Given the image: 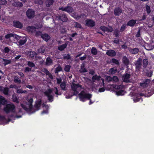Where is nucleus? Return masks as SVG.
Returning a JSON list of instances; mask_svg holds the SVG:
<instances>
[{"label": "nucleus", "instance_id": "nucleus-1", "mask_svg": "<svg viewBox=\"0 0 154 154\" xmlns=\"http://www.w3.org/2000/svg\"><path fill=\"white\" fill-rule=\"evenodd\" d=\"M54 93L57 95H60L61 94L56 87H55L54 89H48L44 92L45 95L47 97L49 101L51 102H52L53 100Z\"/></svg>", "mask_w": 154, "mask_h": 154}, {"label": "nucleus", "instance_id": "nucleus-2", "mask_svg": "<svg viewBox=\"0 0 154 154\" xmlns=\"http://www.w3.org/2000/svg\"><path fill=\"white\" fill-rule=\"evenodd\" d=\"M71 88L72 90L73 91V93L71 94H69L68 96H67L66 94H65V95L66 98H70L73 95H77L82 89V85L79 84H76L75 83L74 80L71 85Z\"/></svg>", "mask_w": 154, "mask_h": 154}, {"label": "nucleus", "instance_id": "nucleus-3", "mask_svg": "<svg viewBox=\"0 0 154 154\" xmlns=\"http://www.w3.org/2000/svg\"><path fill=\"white\" fill-rule=\"evenodd\" d=\"M80 100L84 102L86 100H89V103L91 105L95 102L94 100H92L90 99L92 97V95L84 91H82L79 94Z\"/></svg>", "mask_w": 154, "mask_h": 154}, {"label": "nucleus", "instance_id": "nucleus-4", "mask_svg": "<svg viewBox=\"0 0 154 154\" xmlns=\"http://www.w3.org/2000/svg\"><path fill=\"white\" fill-rule=\"evenodd\" d=\"M33 99L32 98L27 99L21 104L22 107L25 110L31 112L32 110Z\"/></svg>", "mask_w": 154, "mask_h": 154}, {"label": "nucleus", "instance_id": "nucleus-5", "mask_svg": "<svg viewBox=\"0 0 154 154\" xmlns=\"http://www.w3.org/2000/svg\"><path fill=\"white\" fill-rule=\"evenodd\" d=\"M146 93L145 94L140 93V94H136L135 95L133 99L134 102H137L138 101H140L141 100V101H142V99L141 98L140 96H144L146 97H149L151 96L153 93H154V90H153L152 91V92L151 93H150L149 92H146Z\"/></svg>", "mask_w": 154, "mask_h": 154}, {"label": "nucleus", "instance_id": "nucleus-6", "mask_svg": "<svg viewBox=\"0 0 154 154\" xmlns=\"http://www.w3.org/2000/svg\"><path fill=\"white\" fill-rule=\"evenodd\" d=\"M124 87L123 85H115L114 88L117 90L115 92L117 96H122L124 95L126 93V92L122 89Z\"/></svg>", "mask_w": 154, "mask_h": 154}, {"label": "nucleus", "instance_id": "nucleus-7", "mask_svg": "<svg viewBox=\"0 0 154 154\" xmlns=\"http://www.w3.org/2000/svg\"><path fill=\"white\" fill-rule=\"evenodd\" d=\"M4 111L7 113L15 112V109L14 105L12 104H8L4 108Z\"/></svg>", "mask_w": 154, "mask_h": 154}, {"label": "nucleus", "instance_id": "nucleus-8", "mask_svg": "<svg viewBox=\"0 0 154 154\" xmlns=\"http://www.w3.org/2000/svg\"><path fill=\"white\" fill-rule=\"evenodd\" d=\"M26 14L28 18H33L35 16V12L32 9H29L26 12Z\"/></svg>", "mask_w": 154, "mask_h": 154}, {"label": "nucleus", "instance_id": "nucleus-9", "mask_svg": "<svg viewBox=\"0 0 154 154\" xmlns=\"http://www.w3.org/2000/svg\"><path fill=\"white\" fill-rule=\"evenodd\" d=\"M59 9L63 11H65L69 13H72L73 11L72 8L69 6H68L65 8H59Z\"/></svg>", "mask_w": 154, "mask_h": 154}, {"label": "nucleus", "instance_id": "nucleus-10", "mask_svg": "<svg viewBox=\"0 0 154 154\" xmlns=\"http://www.w3.org/2000/svg\"><path fill=\"white\" fill-rule=\"evenodd\" d=\"M101 79V77L99 75H93L91 78V81L93 83L97 82Z\"/></svg>", "mask_w": 154, "mask_h": 154}, {"label": "nucleus", "instance_id": "nucleus-11", "mask_svg": "<svg viewBox=\"0 0 154 154\" xmlns=\"http://www.w3.org/2000/svg\"><path fill=\"white\" fill-rule=\"evenodd\" d=\"M43 111L42 112V115L47 114L48 112V105L43 104Z\"/></svg>", "mask_w": 154, "mask_h": 154}, {"label": "nucleus", "instance_id": "nucleus-12", "mask_svg": "<svg viewBox=\"0 0 154 154\" xmlns=\"http://www.w3.org/2000/svg\"><path fill=\"white\" fill-rule=\"evenodd\" d=\"M130 75L129 74L126 73L123 76V79L124 82H130Z\"/></svg>", "mask_w": 154, "mask_h": 154}, {"label": "nucleus", "instance_id": "nucleus-13", "mask_svg": "<svg viewBox=\"0 0 154 154\" xmlns=\"http://www.w3.org/2000/svg\"><path fill=\"white\" fill-rule=\"evenodd\" d=\"M41 100L40 99L37 100L35 101V107L36 109V110H38L41 106Z\"/></svg>", "mask_w": 154, "mask_h": 154}, {"label": "nucleus", "instance_id": "nucleus-14", "mask_svg": "<svg viewBox=\"0 0 154 154\" xmlns=\"http://www.w3.org/2000/svg\"><path fill=\"white\" fill-rule=\"evenodd\" d=\"M106 54L109 56L113 57L116 55V53L114 50H109L107 51Z\"/></svg>", "mask_w": 154, "mask_h": 154}, {"label": "nucleus", "instance_id": "nucleus-15", "mask_svg": "<svg viewBox=\"0 0 154 154\" xmlns=\"http://www.w3.org/2000/svg\"><path fill=\"white\" fill-rule=\"evenodd\" d=\"M86 25L90 27L93 26L95 24L94 22L91 20H86Z\"/></svg>", "mask_w": 154, "mask_h": 154}, {"label": "nucleus", "instance_id": "nucleus-16", "mask_svg": "<svg viewBox=\"0 0 154 154\" xmlns=\"http://www.w3.org/2000/svg\"><path fill=\"white\" fill-rule=\"evenodd\" d=\"M27 55L29 57L32 58L36 57V53L34 51H29L27 53Z\"/></svg>", "mask_w": 154, "mask_h": 154}, {"label": "nucleus", "instance_id": "nucleus-17", "mask_svg": "<svg viewBox=\"0 0 154 154\" xmlns=\"http://www.w3.org/2000/svg\"><path fill=\"white\" fill-rule=\"evenodd\" d=\"M14 26L17 28H21L23 26L22 24L21 23L18 21H14L13 22Z\"/></svg>", "mask_w": 154, "mask_h": 154}, {"label": "nucleus", "instance_id": "nucleus-18", "mask_svg": "<svg viewBox=\"0 0 154 154\" xmlns=\"http://www.w3.org/2000/svg\"><path fill=\"white\" fill-rule=\"evenodd\" d=\"M122 12V10L119 8H116L114 10V13L115 15L117 16L119 15Z\"/></svg>", "mask_w": 154, "mask_h": 154}, {"label": "nucleus", "instance_id": "nucleus-19", "mask_svg": "<svg viewBox=\"0 0 154 154\" xmlns=\"http://www.w3.org/2000/svg\"><path fill=\"white\" fill-rule=\"evenodd\" d=\"M150 80L149 79H146L144 82L140 83V85L143 88H144L148 85V84L150 82Z\"/></svg>", "mask_w": 154, "mask_h": 154}, {"label": "nucleus", "instance_id": "nucleus-20", "mask_svg": "<svg viewBox=\"0 0 154 154\" xmlns=\"http://www.w3.org/2000/svg\"><path fill=\"white\" fill-rule=\"evenodd\" d=\"M27 40V38L25 37H24L20 39L18 43L20 45H22L24 44L26 42Z\"/></svg>", "mask_w": 154, "mask_h": 154}, {"label": "nucleus", "instance_id": "nucleus-21", "mask_svg": "<svg viewBox=\"0 0 154 154\" xmlns=\"http://www.w3.org/2000/svg\"><path fill=\"white\" fill-rule=\"evenodd\" d=\"M27 30L29 32L33 33L36 31V28L33 26H28L27 28Z\"/></svg>", "mask_w": 154, "mask_h": 154}, {"label": "nucleus", "instance_id": "nucleus-22", "mask_svg": "<svg viewBox=\"0 0 154 154\" xmlns=\"http://www.w3.org/2000/svg\"><path fill=\"white\" fill-rule=\"evenodd\" d=\"M7 120L4 117L0 116V124H5L7 123Z\"/></svg>", "mask_w": 154, "mask_h": 154}, {"label": "nucleus", "instance_id": "nucleus-23", "mask_svg": "<svg viewBox=\"0 0 154 154\" xmlns=\"http://www.w3.org/2000/svg\"><path fill=\"white\" fill-rule=\"evenodd\" d=\"M42 38L46 41H47L50 38V36L47 34H42L41 35Z\"/></svg>", "mask_w": 154, "mask_h": 154}, {"label": "nucleus", "instance_id": "nucleus-24", "mask_svg": "<svg viewBox=\"0 0 154 154\" xmlns=\"http://www.w3.org/2000/svg\"><path fill=\"white\" fill-rule=\"evenodd\" d=\"M139 51V49L138 48H130L129 49L130 52L132 54H135L137 53Z\"/></svg>", "mask_w": 154, "mask_h": 154}, {"label": "nucleus", "instance_id": "nucleus-25", "mask_svg": "<svg viewBox=\"0 0 154 154\" xmlns=\"http://www.w3.org/2000/svg\"><path fill=\"white\" fill-rule=\"evenodd\" d=\"M59 19L60 20H61L63 22H66L67 20V18L66 15L63 14L60 16Z\"/></svg>", "mask_w": 154, "mask_h": 154}, {"label": "nucleus", "instance_id": "nucleus-26", "mask_svg": "<svg viewBox=\"0 0 154 154\" xmlns=\"http://www.w3.org/2000/svg\"><path fill=\"white\" fill-rule=\"evenodd\" d=\"M117 71V69L116 67L111 68L109 71V74H114Z\"/></svg>", "mask_w": 154, "mask_h": 154}, {"label": "nucleus", "instance_id": "nucleus-27", "mask_svg": "<svg viewBox=\"0 0 154 154\" xmlns=\"http://www.w3.org/2000/svg\"><path fill=\"white\" fill-rule=\"evenodd\" d=\"M60 87L63 90H66V87L65 82L63 81L60 84Z\"/></svg>", "mask_w": 154, "mask_h": 154}, {"label": "nucleus", "instance_id": "nucleus-28", "mask_svg": "<svg viewBox=\"0 0 154 154\" xmlns=\"http://www.w3.org/2000/svg\"><path fill=\"white\" fill-rule=\"evenodd\" d=\"M2 63L5 65L10 64L11 63V61L10 60H6L5 59H2Z\"/></svg>", "mask_w": 154, "mask_h": 154}, {"label": "nucleus", "instance_id": "nucleus-29", "mask_svg": "<svg viewBox=\"0 0 154 154\" xmlns=\"http://www.w3.org/2000/svg\"><path fill=\"white\" fill-rule=\"evenodd\" d=\"M6 100L5 98L2 96H0V107L2 105H4L5 104Z\"/></svg>", "mask_w": 154, "mask_h": 154}, {"label": "nucleus", "instance_id": "nucleus-30", "mask_svg": "<svg viewBox=\"0 0 154 154\" xmlns=\"http://www.w3.org/2000/svg\"><path fill=\"white\" fill-rule=\"evenodd\" d=\"M13 5L14 6L17 7H21L23 6L22 3L20 2H15L13 4Z\"/></svg>", "mask_w": 154, "mask_h": 154}, {"label": "nucleus", "instance_id": "nucleus-31", "mask_svg": "<svg viewBox=\"0 0 154 154\" xmlns=\"http://www.w3.org/2000/svg\"><path fill=\"white\" fill-rule=\"evenodd\" d=\"M52 64V61L51 59L49 57H48L46 59V64L47 65L49 66Z\"/></svg>", "mask_w": 154, "mask_h": 154}, {"label": "nucleus", "instance_id": "nucleus-32", "mask_svg": "<svg viewBox=\"0 0 154 154\" xmlns=\"http://www.w3.org/2000/svg\"><path fill=\"white\" fill-rule=\"evenodd\" d=\"M67 44H66L60 45L58 47V49L60 51H62L66 48Z\"/></svg>", "mask_w": 154, "mask_h": 154}, {"label": "nucleus", "instance_id": "nucleus-33", "mask_svg": "<svg viewBox=\"0 0 154 154\" xmlns=\"http://www.w3.org/2000/svg\"><path fill=\"white\" fill-rule=\"evenodd\" d=\"M136 21L134 20H131L129 21L128 23V25L132 26H133L134 24L136 23Z\"/></svg>", "mask_w": 154, "mask_h": 154}, {"label": "nucleus", "instance_id": "nucleus-34", "mask_svg": "<svg viewBox=\"0 0 154 154\" xmlns=\"http://www.w3.org/2000/svg\"><path fill=\"white\" fill-rule=\"evenodd\" d=\"M135 65L137 68H140L141 65V60L140 59H138L135 63Z\"/></svg>", "mask_w": 154, "mask_h": 154}, {"label": "nucleus", "instance_id": "nucleus-35", "mask_svg": "<svg viewBox=\"0 0 154 154\" xmlns=\"http://www.w3.org/2000/svg\"><path fill=\"white\" fill-rule=\"evenodd\" d=\"M53 2L52 0H47L46 2V5L47 7H49L53 4Z\"/></svg>", "mask_w": 154, "mask_h": 154}, {"label": "nucleus", "instance_id": "nucleus-36", "mask_svg": "<svg viewBox=\"0 0 154 154\" xmlns=\"http://www.w3.org/2000/svg\"><path fill=\"white\" fill-rule=\"evenodd\" d=\"M13 34L12 33H9L6 35L5 36V38L7 39H10L11 38L13 37Z\"/></svg>", "mask_w": 154, "mask_h": 154}, {"label": "nucleus", "instance_id": "nucleus-37", "mask_svg": "<svg viewBox=\"0 0 154 154\" xmlns=\"http://www.w3.org/2000/svg\"><path fill=\"white\" fill-rule=\"evenodd\" d=\"M91 53L94 55H96L97 54V49L94 47H93L91 50Z\"/></svg>", "mask_w": 154, "mask_h": 154}, {"label": "nucleus", "instance_id": "nucleus-38", "mask_svg": "<svg viewBox=\"0 0 154 154\" xmlns=\"http://www.w3.org/2000/svg\"><path fill=\"white\" fill-rule=\"evenodd\" d=\"M45 49V47L42 46L41 47H40L39 48L38 50V52L40 53H44Z\"/></svg>", "mask_w": 154, "mask_h": 154}, {"label": "nucleus", "instance_id": "nucleus-39", "mask_svg": "<svg viewBox=\"0 0 154 154\" xmlns=\"http://www.w3.org/2000/svg\"><path fill=\"white\" fill-rule=\"evenodd\" d=\"M81 72H87L86 69L84 67V65L83 64L81 66V69L80 70Z\"/></svg>", "mask_w": 154, "mask_h": 154}, {"label": "nucleus", "instance_id": "nucleus-40", "mask_svg": "<svg viewBox=\"0 0 154 154\" xmlns=\"http://www.w3.org/2000/svg\"><path fill=\"white\" fill-rule=\"evenodd\" d=\"M123 60L124 63L125 64H128L129 63V61L126 57L124 56L123 57Z\"/></svg>", "mask_w": 154, "mask_h": 154}, {"label": "nucleus", "instance_id": "nucleus-41", "mask_svg": "<svg viewBox=\"0 0 154 154\" xmlns=\"http://www.w3.org/2000/svg\"><path fill=\"white\" fill-rule=\"evenodd\" d=\"M9 89L8 88H3L2 91L3 93L5 94H8Z\"/></svg>", "mask_w": 154, "mask_h": 154}, {"label": "nucleus", "instance_id": "nucleus-42", "mask_svg": "<svg viewBox=\"0 0 154 154\" xmlns=\"http://www.w3.org/2000/svg\"><path fill=\"white\" fill-rule=\"evenodd\" d=\"M45 72V73L47 75H48L49 77L51 78L52 79L53 78V76L46 69L44 70Z\"/></svg>", "mask_w": 154, "mask_h": 154}, {"label": "nucleus", "instance_id": "nucleus-43", "mask_svg": "<svg viewBox=\"0 0 154 154\" xmlns=\"http://www.w3.org/2000/svg\"><path fill=\"white\" fill-rule=\"evenodd\" d=\"M112 81L114 82H119V80L118 78L116 76H113V77L112 78Z\"/></svg>", "mask_w": 154, "mask_h": 154}, {"label": "nucleus", "instance_id": "nucleus-44", "mask_svg": "<svg viewBox=\"0 0 154 154\" xmlns=\"http://www.w3.org/2000/svg\"><path fill=\"white\" fill-rule=\"evenodd\" d=\"M14 79V82H15L19 84L21 82V80L20 79L16 77H15Z\"/></svg>", "mask_w": 154, "mask_h": 154}, {"label": "nucleus", "instance_id": "nucleus-45", "mask_svg": "<svg viewBox=\"0 0 154 154\" xmlns=\"http://www.w3.org/2000/svg\"><path fill=\"white\" fill-rule=\"evenodd\" d=\"M26 92V91L25 90H23L22 89H17V92L19 94L23 93Z\"/></svg>", "mask_w": 154, "mask_h": 154}, {"label": "nucleus", "instance_id": "nucleus-46", "mask_svg": "<svg viewBox=\"0 0 154 154\" xmlns=\"http://www.w3.org/2000/svg\"><path fill=\"white\" fill-rule=\"evenodd\" d=\"M62 69L61 67L60 66H58L57 67L55 71V73H57L59 72Z\"/></svg>", "mask_w": 154, "mask_h": 154}, {"label": "nucleus", "instance_id": "nucleus-47", "mask_svg": "<svg viewBox=\"0 0 154 154\" xmlns=\"http://www.w3.org/2000/svg\"><path fill=\"white\" fill-rule=\"evenodd\" d=\"M146 11L148 14H149L151 12L150 7L148 5H146Z\"/></svg>", "mask_w": 154, "mask_h": 154}, {"label": "nucleus", "instance_id": "nucleus-48", "mask_svg": "<svg viewBox=\"0 0 154 154\" xmlns=\"http://www.w3.org/2000/svg\"><path fill=\"white\" fill-rule=\"evenodd\" d=\"M70 68V66L69 65H66L65 66L64 68V70L66 72H69V71Z\"/></svg>", "mask_w": 154, "mask_h": 154}, {"label": "nucleus", "instance_id": "nucleus-49", "mask_svg": "<svg viewBox=\"0 0 154 154\" xmlns=\"http://www.w3.org/2000/svg\"><path fill=\"white\" fill-rule=\"evenodd\" d=\"M106 81L108 82L112 81V78L110 76L108 75L106 76Z\"/></svg>", "mask_w": 154, "mask_h": 154}, {"label": "nucleus", "instance_id": "nucleus-50", "mask_svg": "<svg viewBox=\"0 0 154 154\" xmlns=\"http://www.w3.org/2000/svg\"><path fill=\"white\" fill-rule=\"evenodd\" d=\"M148 62L147 61V60L146 59H144L143 60V63L144 65V66H146L147 64H148Z\"/></svg>", "mask_w": 154, "mask_h": 154}, {"label": "nucleus", "instance_id": "nucleus-51", "mask_svg": "<svg viewBox=\"0 0 154 154\" xmlns=\"http://www.w3.org/2000/svg\"><path fill=\"white\" fill-rule=\"evenodd\" d=\"M112 62L115 64H118L119 63V61L116 59H112Z\"/></svg>", "mask_w": 154, "mask_h": 154}, {"label": "nucleus", "instance_id": "nucleus-52", "mask_svg": "<svg viewBox=\"0 0 154 154\" xmlns=\"http://www.w3.org/2000/svg\"><path fill=\"white\" fill-rule=\"evenodd\" d=\"M27 64L29 66L31 67H33L35 66V65L34 63L30 61L28 62Z\"/></svg>", "mask_w": 154, "mask_h": 154}, {"label": "nucleus", "instance_id": "nucleus-53", "mask_svg": "<svg viewBox=\"0 0 154 154\" xmlns=\"http://www.w3.org/2000/svg\"><path fill=\"white\" fill-rule=\"evenodd\" d=\"M7 3L6 0H0V5H5Z\"/></svg>", "mask_w": 154, "mask_h": 154}, {"label": "nucleus", "instance_id": "nucleus-54", "mask_svg": "<svg viewBox=\"0 0 154 154\" xmlns=\"http://www.w3.org/2000/svg\"><path fill=\"white\" fill-rule=\"evenodd\" d=\"M57 82L58 84H60L62 82L61 81V79L60 78H57Z\"/></svg>", "mask_w": 154, "mask_h": 154}, {"label": "nucleus", "instance_id": "nucleus-55", "mask_svg": "<svg viewBox=\"0 0 154 154\" xmlns=\"http://www.w3.org/2000/svg\"><path fill=\"white\" fill-rule=\"evenodd\" d=\"M74 25L77 28H81V25L80 24L77 23H75Z\"/></svg>", "mask_w": 154, "mask_h": 154}, {"label": "nucleus", "instance_id": "nucleus-56", "mask_svg": "<svg viewBox=\"0 0 154 154\" xmlns=\"http://www.w3.org/2000/svg\"><path fill=\"white\" fill-rule=\"evenodd\" d=\"M13 38H15L17 39H19L20 38V37L17 35L13 34Z\"/></svg>", "mask_w": 154, "mask_h": 154}, {"label": "nucleus", "instance_id": "nucleus-57", "mask_svg": "<svg viewBox=\"0 0 154 154\" xmlns=\"http://www.w3.org/2000/svg\"><path fill=\"white\" fill-rule=\"evenodd\" d=\"M43 3V0H37L36 3L40 5L42 4Z\"/></svg>", "mask_w": 154, "mask_h": 154}, {"label": "nucleus", "instance_id": "nucleus-58", "mask_svg": "<svg viewBox=\"0 0 154 154\" xmlns=\"http://www.w3.org/2000/svg\"><path fill=\"white\" fill-rule=\"evenodd\" d=\"M63 57L65 59H68L70 58V55L69 54L65 55Z\"/></svg>", "mask_w": 154, "mask_h": 154}, {"label": "nucleus", "instance_id": "nucleus-59", "mask_svg": "<svg viewBox=\"0 0 154 154\" xmlns=\"http://www.w3.org/2000/svg\"><path fill=\"white\" fill-rule=\"evenodd\" d=\"M31 70V68H29V67H26L25 68V72H27L30 71Z\"/></svg>", "mask_w": 154, "mask_h": 154}, {"label": "nucleus", "instance_id": "nucleus-60", "mask_svg": "<svg viewBox=\"0 0 154 154\" xmlns=\"http://www.w3.org/2000/svg\"><path fill=\"white\" fill-rule=\"evenodd\" d=\"M13 101L14 102L18 103V100L17 98L16 97H13Z\"/></svg>", "mask_w": 154, "mask_h": 154}, {"label": "nucleus", "instance_id": "nucleus-61", "mask_svg": "<svg viewBox=\"0 0 154 154\" xmlns=\"http://www.w3.org/2000/svg\"><path fill=\"white\" fill-rule=\"evenodd\" d=\"M4 51L5 53H8L9 51V49L8 47H6L4 49Z\"/></svg>", "mask_w": 154, "mask_h": 154}, {"label": "nucleus", "instance_id": "nucleus-62", "mask_svg": "<svg viewBox=\"0 0 154 154\" xmlns=\"http://www.w3.org/2000/svg\"><path fill=\"white\" fill-rule=\"evenodd\" d=\"M105 89L104 88H100L99 90V92H104L105 91Z\"/></svg>", "mask_w": 154, "mask_h": 154}, {"label": "nucleus", "instance_id": "nucleus-63", "mask_svg": "<svg viewBox=\"0 0 154 154\" xmlns=\"http://www.w3.org/2000/svg\"><path fill=\"white\" fill-rule=\"evenodd\" d=\"M42 35L41 32L39 31H37L36 33V35L37 36L41 35Z\"/></svg>", "mask_w": 154, "mask_h": 154}, {"label": "nucleus", "instance_id": "nucleus-64", "mask_svg": "<svg viewBox=\"0 0 154 154\" xmlns=\"http://www.w3.org/2000/svg\"><path fill=\"white\" fill-rule=\"evenodd\" d=\"M42 27V25L39 24H38V25H37L35 28L38 29L41 28Z\"/></svg>", "mask_w": 154, "mask_h": 154}]
</instances>
